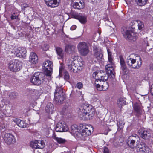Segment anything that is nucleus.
Instances as JSON below:
<instances>
[{"label":"nucleus","mask_w":153,"mask_h":153,"mask_svg":"<svg viewBox=\"0 0 153 153\" xmlns=\"http://www.w3.org/2000/svg\"><path fill=\"white\" fill-rule=\"evenodd\" d=\"M93 102H96L97 101L99 102V100L97 98V97L96 96H94L92 99Z\"/></svg>","instance_id":"nucleus-46"},{"label":"nucleus","mask_w":153,"mask_h":153,"mask_svg":"<svg viewBox=\"0 0 153 153\" xmlns=\"http://www.w3.org/2000/svg\"><path fill=\"white\" fill-rule=\"evenodd\" d=\"M96 81H95V85L96 87V89L99 91H101L102 90V86H100L99 83H97Z\"/></svg>","instance_id":"nucleus-41"},{"label":"nucleus","mask_w":153,"mask_h":153,"mask_svg":"<svg viewBox=\"0 0 153 153\" xmlns=\"http://www.w3.org/2000/svg\"><path fill=\"white\" fill-rule=\"evenodd\" d=\"M45 146V143L43 140H36L30 142V146L33 148L42 149Z\"/></svg>","instance_id":"nucleus-10"},{"label":"nucleus","mask_w":153,"mask_h":153,"mask_svg":"<svg viewBox=\"0 0 153 153\" xmlns=\"http://www.w3.org/2000/svg\"><path fill=\"white\" fill-rule=\"evenodd\" d=\"M88 108L86 106H81L79 108L78 111V114L79 117L81 119L86 120V115Z\"/></svg>","instance_id":"nucleus-13"},{"label":"nucleus","mask_w":153,"mask_h":153,"mask_svg":"<svg viewBox=\"0 0 153 153\" xmlns=\"http://www.w3.org/2000/svg\"><path fill=\"white\" fill-rule=\"evenodd\" d=\"M152 153H153V152H152Z\"/></svg>","instance_id":"nucleus-55"},{"label":"nucleus","mask_w":153,"mask_h":153,"mask_svg":"<svg viewBox=\"0 0 153 153\" xmlns=\"http://www.w3.org/2000/svg\"><path fill=\"white\" fill-rule=\"evenodd\" d=\"M137 57L139 59H136L131 68L136 69H138L140 68L141 67L142 64V61L141 57L139 56H137Z\"/></svg>","instance_id":"nucleus-22"},{"label":"nucleus","mask_w":153,"mask_h":153,"mask_svg":"<svg viewBox=\"0 0 153 153\" xmlns=\"http://www.w3.org/2000/svg\"><path fill=\"white\" fill-rule=\"evenodd\" d=\"M152 85H153V84Z\"/></svg>","instance_id":"nucleus-56"},{"label":"nucleus","mask_w":153,"mask_h":153,"mask_svg":"<svg viewBox=\"0 0 153 153\" xmlns=\"http://www.w3.org/2000/svg\"><path fill=\"white\" fill-rule=\"evenodd\" d=\"M71 15L72 18L78 19L82 24H85L87 21V16L81 13H71Z\"/></svg>","instance_id":"nucleus-8"},{"label":"nucleus","mask_w":153,"mask_h":153,"mask_svg":"<svg viewBox=\"0 0 153 153\" xmlns=\"http://www.w3.org/2000/svg\"><path fill=\"white\" fill-rule=\"evenodd\" d=\"M148 146L145 144H140L137 148L138 153H147Z\"/></svg>","instance_id":"nucleus-27"},{"label":"nucleus","mask_w":153,"mask_h":153,"mask_svg":"<svg viewBox=\"0 0 153 153\" xmlns=\"http://www.w3.org/2000/svg\"><path fill=\"white\" fill-rule=\"evenodd\" d=\"M83 86V84L81 82H78L76 85L77 88L79 89H80L82 88Z\"/></svg>","instance_id":"nucleus-45"},{"label":"nucleus","mask_w":153,"mask_h":153,"mask_svg":"<svg viewBox=\"0 0 153 153\" xmlns=\"http://www.w3.org/2000/svg\"><path fill=\"white\" fill-rule=\"evenodd\" d=\"M54 109L53 105L51 103L47 104L45 108V110L48 113H52Z\"/></svg>","instance_id":"nucleus-29"},{"label":"nucleus","mask_w":153,"mask_h":153,"mask_svg":"<svg viewBox=\"0 0 153 153\" xmlns=\"http://www.w3.org/2000/svg\"><path fill=\"white\" fill-rule=\"evenodd\" d=\"M138 138V136L135 134L130 136L127 142L128 146L131 148H135L136 146L135 143V141Z\"/></svg>","instance_id":"nucleus-12"},{"label":"nucleus","mask_w":153,"mask_h":153,"mask_svg":"<svg viewBox=\"0 0 153 153\" xmlns=\"http://www.w3.org/2000/svg\"><path fill=\"white\" fill-rule=\"evenodd\" d=\"M4 139L5 142L8 145L13 144L16 142L14 136L10 134H6L4 135Z\"/></svg>","instance_id":"nucleus-15"},{"label":"nucleus","mask_w":153,"mask_h":153,"mask_svg":"<svg viewBox=\"0 0 153 153\" xmlns=\"http://www.w3.org/2000/svg\"><path fill=\"white\" fill-rule=\"evenodd\" d=\"M72 5L74 8L80 9L84 7V3L83 0H73Z\"/></svg>","instance_id":"nucleus-16"},{"label":"nucleus","mask_w":153,"mask_h":153,"mask_svg":"<svg viewBox=\"0 0 153 153\" xmlns=\"http://www.w3.org/2000/svg\"><path fill=\"white\" fill-rule=\"evenodd\" d=\"M29 61L33 64H36L38 62V57L35 53L33 52L30 53Z\"/></svg>","instance_id":"nucleus-26"},{"label":"nucleus","mask_w":153,"mask_h":153,"mask_svg":"<svg viewBox=\"0 0 153 153\" xmlns=\"http://www.w3.org/2000/svg\"><path fill=\"white\" fill-rule=\"evenodd\" d=\"M17 95V94L16 93L12 92L10 93L9 96L11 98L13 99L15 98Z\"/></svg>","instance_id":"nucleus-43"},{"label":"nucleus","mask_w":153,"mask_h":153,"mask_svg":"<svg viewBox=\"0 0 153 153\" xmlns=\"http://www.w3.org/2000/svg\"><path fill=\"white\" fill-rule=\"evenodd\" d=\"M76 28V26L75 25H73L70 28V29L72 30H75Z\"/></svg>","instance_id":"nucleus-51"},{"label":"nucleus","mask_w":153,"mask_h":153,"mask_svg":"<svg viewBox=\"0 0 153 153\" xmlns=\"http://www.w3.org/2000/svg\"><path fill=\"white\" fill-rule=\"evenodd\" d=\"M93 131V128L91 126L87 125L85 126L84 128L83 129L79 134L80 136L85 137L91 134L92 132Z\"/></svg>","instance_id":"nucleus-11"},{"label":"nucleus","mask_w":153,"mask_h":153,"mask_svg":"<svg viewBox=\"0 0 153 153\" xmlns=\"http://www.w3.org/2000/svg\"><path fill=\"white\" fill-rule=\"evenodd\" d=\"M47 5L51 8L57 7L60 2V0H44Z\"/></svg>","instance_id":"nucleus-17"},{"label":"nucleus","mask_w":153,"mask_h":153,"mask_svg":"<svg viewBox=\"0 0 153 153\" xmlns=\"http://www.w3.org/2000/svg\"><path fill=\"white\" fill-rule=\"evenodd\" d=\"M117 104L119 107L121 108L122 106L126 104V101L123 98H120L119 99L118 101Z\"/></svg>","instance_id":"nucleus-35"},{"label":"nucleus","mask_w":153,"mask_h":153,"mask_svg":"<svg viewBox=\"0 0 153 153\" xmlns=\"http://www.w3.org/2000/svg\"><path fill=\"white\" fill-rule=\"evenodd\" d=\"M140 136L145 140H148L151 138V133L149 130H142L139 132Z\"/></svg>","instance_id":"nucleus-19"},{"label":"nucleus","mask_w":153,"mask_h":153,"mask_svg":"<svg viewBox=\"0 0 153 153\" xmlns=\"http://www.w3.org/2000/svg\"><path fill=\"white\" fill-rule=\"evenodd\" d=\"M18 17L16 15H12L11 16V18L12 20H13L16 19Z\"/></svg>","instance_id":"nucleus-49"},{"label":"nucleus","mask_w":153,"mask_h":153,"mask_svg":"<svg viewBox=\"0 0 153 153\" xmlns=\"http://www.w3.org/2000/svg\"><path fill=\"white\" fill-rule=\"evenodd\" d=\"M92 76L97 82L98 81L104 82L106 81L108 79V75L107 74L100 72H94L93 73Z\"/></svg>","instance_id":"nucleus-5"},{"label":"nucleus","mask_w":153,"mask_h":153,"mask_svg":"<svg viewBox=\"0 0 153 153\" xmlns=\"http://www.w3.org/2000/svg\"><path fill=\"white\" fill-rule=\"evenodd\" d=\"M124 123H120V122H119L117 123V126H118V130L120 131L123 128Z\"/></svg>","instance_id":"nucleus-40"},{"label":"nucleus","mask_w":153,"mask_h":153,"mask_svg":"<svg viewBox=\"0 0 153 153\" xmlns=\"http://www.w3.org/2000/svg\"><path fill=\"white\" fill-rule=\"evenodd\" d=\"M94 110L92 109H90L89 110L88 108V109L87 113V115H86V120H88L90 118L94 116Z\"/></svg>","instance_id":"nucleus-32"},{"label":"nucleus","mask_w":153,"mask_h":153,"mask_svg":"<svg viewBox=\"0 0 153 153\" xmlns=\"http://www.w3.org/2000/svg\"><path fill=\"white\" fill-rule=\"evenodd\" d=\"M26 50L24 48H19L15 52L16 56L20 58H25L26 56Z\"/></svg>","instance_id":"nucleus-18"},{"label":"nucleus","mask_w":153,"mask_h":153,"mask_svg":"<svg viewBox=\"0 0 153 153\" xmlns=\"http://www.w3.org/2000/svg\"><path fill=\"white\" fill-rule=\"evenodd\" d=\"M6 123L5 120H4L0 123V127L1 129H3L7 126V124Z\"/></svg>","instance_id":"nucleus-39"},{"label":"nucleus","mask_w":153,"mask_h":153,"mask_svg":"<svg viewBox=\"0 0 153 153\" xmlns=\"http://www.w3.org/2000/svg\"><path fill=\"white\" fill-rule=\"evenodd\" d=\"M79 130L78 128V126L74 124L72 125L71 127V134L75 136L79 135L80 137V135L79 134L80 132H79Z\"/></svg>","instance_id":"nucleus-24"},{"label":"nucleus","mask_w":153,"mask_h":153,"mask_svg":"<svg viewBox=\"0 0 153 153\" xmlns=\"http://www.w3.org/2000/svg\"><path fill=\"white\" fill-rule=\"evenodd\" d=\"M54 138L58 143L60 144H62L64 143L65 140V139H62L61 138H59L56 137V136L54 137Z\"/></svg>","instance_id":"nucleus-38"},{"label":"nucleus","mask_w":153,"mask_h":153,"mask_svg":"<svg viewBox=\"0 0 153 153\" xmlns=\"http://www.w3.org/2000/svg\"><path fill=\"white\" fill-rule=\"evenodd\" d=\"M104 153H109L108 150L107 148H104Z\"/></svg>","instance_id":"nucleus-50"},{"label":"nucleus","mask_w":153,"mask_h":153,"mask_svg":"<svg viewBox=\"0 0 153 153\" xmlns=\"http://www.w3.org/2000/svg\"><path fill=\"white\" fill-rule=\"evenodd\" d=\"M56 51L58 55V58L59 59L63 58L64 57V53L63 50L60 48L57 47L56 48Z\"/></svg>","instance_id":"nucleus-30"},{"label":"nucleus","mask_w":153,"mask_h":153,"mask_svg":"<svg viewBox=\"0 0 153 153\" xmlns=\"http://www.w3.org/2000/svg\"><path fill=\"white\" fill-rule=\"evenodd\" d=\"M102 53L99 51L96 52L94 54V56L99 61L102 60L103 57Z\"/></svg>","instance_id":"nucleus-33"},{"label":"nucleus","mask_w":153,"mask_h":153,"mask_svg":"<svg viewBox=\"0 0 153 153\" xmlns=\"http://www.w3.org/2000/svg\"><path fill=\"white\" fill-rule=\"evenodd\" d=\"M8 69L13 72H17L20 71L22 66V62L17 60H13L10 61L8 63Z\"/></svg>","instance_id":"nucleus-1"},{"label":"nucleus","mask_w":153,"mask_h":153,"mask_svg":"<svg viewBox=\"0 0 153 153\" xmlns=\"http://www.w3.org/2000/svg\"><path fill=\"white\" fill-rule=\"evenodd\" d=\"M42 76V74L39 73L35 74L31 78V82L35 85H39L43 82L44 80Z\"/></svg>","instance_id":"nucleus-7"},{"label":"nucleus","mask_w":153,"mask_h":153,"mask_svg":"<svg viewBox=\"0 0 153 153\" xmlns=\"http://www.w3.org/2000/svg\"><path fill=\"white\" fill-rule=\"evenodd\" d=\"M68 129V127L64 122L59 123L55 128L56 131L58 132L67 131Z\"/></svg>","instance_id":"nucleus-14"},{"label":"nucleus","mask_w":153,"mask_h":153,"mask_svg":"<svg viewBox=\"0 0 153 153\" xmlns=\"http://www.w3.org/2000/svg\"><path fill=\"white\" fill-rule=\"evenodd\" d=\"M133 107L134 111L137 114H140V113L141 108L140 104L137 103H135Z\"/></svg>","instance_id":"nucleus-34"},{"label":"nucleus","mask_w":153,"mask_h":153,"mask_svg":"<svg viewBox=\"0 0 153 153\" xmlns=\"http://www.w3.org/2000/svg\"><path fill=\"white\" fill-rule=\"evenodd\" d=\"M111 64L107 65L105 66L106 71L107 74L111 75L112 78L114 79L115 73L114 71L113 66L112 63Z\"/></svg>","instance_id":"nucleus-20"},{"label":"nucleus","mask_w":153,"mask_h":153,"mask_svg":"<svg viewBox=\"0 0 153 153\" xmlns=\"http://www.w3.org/2000/svg\"><path fill=\"white\" fill-rule=\"evenodd\" d=\"M122 33L123 37L126 39L135 41L137 39V35L131 30H127L126 27H123L121 30Z\"/></svg>","instance_id":"nucleus-2"},{"label":"nucleus","mask_w":153,"mask_h":153,"mask_svg":"<svg viewBox=\"0 0 153 153\" xmlns=\"http://www.w3.org/2000/svg\"><path fill=\"white\" fill-rule=\"evenodd\" d=\"M146 40H145L144 41V42H145V43L147 45V46H149L148 45V42H147V41H146Z\"/></svg>","instance_id":"nucleus-53"},{"label":"nucleus","mask_w":153,"mask_h":153,"mask_svg":"<svg viewBox=\"0 0 153 153\" xmlns=\"http://www.w3.org/2000/svg\"><path fill=\"white\" fill-rule=\"evenodd\" d=\"M77 62L76 59L72 58L68 60V67L69 70L71 72H77V70L79 69V67H77L75 65V63Z\"/></svg>","instance_id":"nucleus-9"},{"label":"nucleus","mask_w":153,"mask_h":153,"mask_svg":"<svg viewBox=\"0 0 153 153\" xmlns=\"http://www.w3.org/2000/svg\"><path fill=\"white\" fill-rule=\"evenodd\" d=\"M54 94L55 100L58 103H61L65 99L64 93L61 86H57Z\"/></svg>","instance_id":"nucleus-3"},{"label":"nucleus","mask_w":153,"mask_h":153,"mask_svg":"<svg viewBox=\"0 0 153 153\" xmlns=\"http://www.w3.org/2000/svg\"><path fill=\"white\" fill-rule=\"evenodd\" d=\"M109 85L107 82H105L102 85V90L105 91L107 90L108 88Z\"/></svg>","instance_id":"nucleus-42"},{"label":"nucleus","mask_w":153,"mask_h":153,"mask_svg":"<svg viewBox=\"0 0 153 153\" xmlns=\"http://www.w3.org/2000/svg\"><path fill=\"white\" fill-rule=\"evenodd\" d=\"M12 120L20 127L24 128L26 127L27 126V124L24 121L21 120L19 119L14 118Z\"/></svg>","instance_id":"nucleus-25"},{"label":"nucleus","mask_w":153,"mask_h":153,"mask_svg":"<svg viewBox=\"0 0 153 153\" xmlns=\"http://www.w3.org/2000/svg\"><path fill=\"white\" fill-rule=\"evenodd\" d=\"M138 5L142 6L146 4L147 0H135Z\"/></svg>","instance_id":"nucleus-36"},{"label":"nucleus","mask_w":153,"mask_h":153,"mask_svg":"<svg viewBox=\"0 0 153 153\" xmlns=\"http://www.w3.org/2000/svg\"><path fill=\"white\" fill-rule=\"evenodd\" d=\"M53 64L52 62L47 60L43 64V69L46 71V74L48 76H50L52 71Z\"/></svg>","instance_id":"nucleus-6"},{"label":"nucleus","mask_w":153,"mask_h":153,"mask_svg":"<svg viewBox=\"0 0 153 153\" xmlns=\"http://www.w3.org/2000/svg\"><path fill=\"white\" fill-rule=\"evenodd\" d=\"M150 91L151 94L153 96V85H152L150 88Z\"/></svg>","instance_id":"nucleus-52"},{"label":"nucleus","mask_w":153,"mask_h":153,"mask_svg":"<svg viewBox=\"0 0 153 153\" xmlns=\"http://www.w3.org/2000/svg\"><path fill=\"white\" fill-rule=\"evenodd\" d=\"M78 49L79 53L83 56L86 55L89 52L87 44L84 42H80L78 44Z\"/></svg>","instance_id":"nucleus-4"},{"label":"nucleus","mask_w":153,"mask_h":153,"mask_svg":"<svg viewBox=\"0 0 153 153\" xmlns=\"http://www.w3.org/2000/svg\"><path fill=\"white\" fill-rule=\"evenodd\" d=\"M67 153H71L70 152H67Z\"/></svg>","instance_id":"nucleus-54"},{"label":"nucleus","mask_w":153,"mask_h":153,"mask_svg":"<svg viewBox=\"0 0 153 153\" xmlns=\"http://www.w3.org/2000/svg\"><path fill=\"white\" fill-rule=\"evenodd\" d=\"M135 56V55L134 54H131L128 56L126 59V62L128 66L130 68H131L136 59V58L135 59L134 58V56Z\"/></svg>","instance_id":"nucleus-23"},{"label":"nucleus","mask_w":153,"mask_h":153,"mask_svg":"<svg viewBox=\"0 0 153 153\" xmlns=\"http://www.w3.org/2000/svg\"><path fill=\"white\" fill-rule=\"evenodd\" d=\"M108 54V59L110 63H112V53L111 51L108 49H107Z\"/></svg>","instance_id":"nucleus-37"},{"label":"nucleus","mask_w":153,"mask_h":153,"mask_svg":"<svg viewBox=\"0 0 153 153\" xmlns=\"http://www.w3.org/2000/svg\"><path fill=\"white\" fill-rule=\"evenodd\" d=\"M5 114L1 111H0V118H1L5 116Z\"/></svg>","instance_id":"nucleus-48"},{"label":"nucleus","mask_w":153,"mask_h":153,"mask_svg":"<svg viewBox=\"0 0 153 153\" xmlns=\"http://www.w3.org/2000/svg\"><path fill=\"white\" fill-rule=\"evenodd\" d=\"M63 73L64 77L65 79L67 80L69 79L70 76L68 72L65 70L62 67H61L59 69V74L60 76L62 75V73Z\"/></svg>","instance_id":"nucleus-28"},{"label":"nucleus","mask_w":153,"mask_h":153,"mask_svg":"<svg viewBox=\"0 0 153 153\" xmlns=\"http://www.w3.org/2000/svg\"><path fill=\"white\" fill-rule=\"evenodd\" d=\"M75 47L72 45H66L65 47V52L69 53H73Z\"/></svg>","instance_id":"nucleus-31"},{"label":"nucleus","mask_w":153,"mask_h":153,"mask_svg":"<svg viewBox=\"0 0 153 153\" xmlns=\"http://www.w3.org/2000/svg\"><path fill=\"white\" fill-rule=\"evenodd\" d=\"M137 21L138 23V29L140 30H141L143 26V23L140 21Z\"/></svg>","instance_id":"nucleus-44"},{"label":"nucleus","mask_w":153,"mask_h":153,"mask_svg":"<svg viewBox=\"0 0 153 153\" xmlns=\"http://www.w3.org/2000/svg\"><path fill=\"white\" fill-rule=\"evenodd\" d=\"M78 64L79 67H83L84 66V62L83 61H79L78 62Z\"/></svg>","instance_id":"nucleus-47"},{"label":"nucleus","mask_w":153,"mask_h":153,"mask_svg":"<svg viewBox=\"0 0 153 153\" xmlns=\"http://www.w3.org/2000/svg\"><path fill=\"white\" fill-rule=\"evenodd\" d=\"M120 58L121 68L123 71V73L124 74H126L128 72V68L126 66L123 58L121 56H120Z\"/></svg>","instance_id":"nucleus-21"}]
</instances>
